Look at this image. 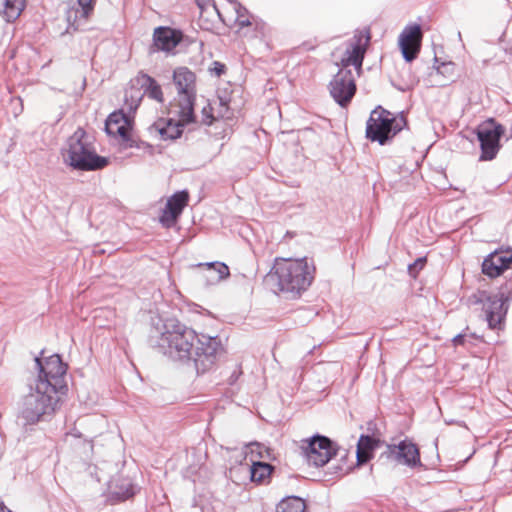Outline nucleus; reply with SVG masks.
Masks as SVG:
<instances>
[{"label": "nucleus", "mask_w": 512, "mask_h": 512, "mask_svg": "<svg viewBox=\"0 0 512 512\" xmlns=\"http://www.w3.org/2000/svg\"><path fill=\"white\" fill-rule=\"evenodd\" d=\"M148 344L173 361L193 363L197 374L210 370L221 349L217 337L199 336L177 319L152 318Z\"/></svg>", "instance_id": "f257e3e1"}, {"label": "nucleus", "mask_w": 512, "mask_h": 512, "mask_svg": "<svg viewBox=\"0 0 512 512\" xmlns=\"http://www.w3.org/2000/svg\"><path fill=\"white\" fill-rule=\"evenodd\" d=\"M313 275L306 259H276L274 266L265 276L267 284L292 298L300 296L311 285Z\"/></svg>", "instance_id": "f03ea898"}, {"label": "nucleus", "mask_w": 512, "mask_h": 512, "mask_svg": "<svg viewBox=\"0 0 512 512\" xmlns=\"http://www.w3.org/2000/svg\"><path fill=\"white\" fill-rule=\"evenodd\" d=\"M64 163L79 171H97L109 164V159L96 152L94 137L78 127L62 149Z\"/></svg>", "instance_id": "7ed1b4c3"}, {"label": "nucleus", "mask_w": 512, "mask_h": 512, "mask_svg": "<svg viewBox=\"0 0 512 512\" xmlns=\"http://www.w3.org/2000/svg\"><path fill=\"white\" fill-rule=\"evenodd\" d=\"M60 392L41 380H34L30 384V392L23 397L20 417L26 425H34L44 421L56 411L60 401Z\"/></svg>", "instance_id": "20e7f679"}, {"label": "nucleus", "mask_w": 512, "mask_h": 512, "mask_svg": "<svg viewBox=\"0 0 512 512\" xmlns=\"http://www.w3.org/2000/svg\"><path fill=\"white\" fill-rule=\"evenodd\" d=\"M407 125L403 113L393 115L390 111L377 106L369 116L366 123V137L372 142L386 145L391 139Z\"/></svg>", "instance_id": "39448f33"}, {"label": "nucleus", "mask_w": 512, "mask_h": 512, "mask_svg": "<svg viewBox=\"0 0 512 512\" xmlns=\"http://www.w3.org/2000/svg\"><path fill=\"white\" fill-rule=\"evenodd\" d=\"M512 300V281L502 285L496 294L478 291L469 298L472 304H482L485 319L490 329H499L506 317Z\"/></svg>", "instance_id": "423d86ee"}, {"label": "nucleus", "mask_w": 512, "mask_h": 512, "mask_svg": "<svg viewBox=\"0 0 512 512\" xmlns=\"http://www.w3.org/2000/svg\"><path fill=\"white\" fill-rule=\"evenodd\" d=\"M173 84L177 90L175 113L184 122H195L196 75L189 68L181 66L173 71Z\"/></svg>", "instance_id": "0eeeda50"}, {"label": "nucleus", "mask_w": 512, "mask_h": 512, "mask_svg": "<svg viewBox=\"0 0 512 512\" xmlns=\"http://www.w3.org/2000/svg\"><path fill=\"white\" fill-rule=\"evenodd\" d=\"M302 455L307 463L314 467L326 465L339 453V447L330 438L324 435L315 434L302 441Z\"/></svg>", "instance_id": "6e6552de"}, {"label": "nucleus", "mask_w": 512, "mask_h": 512, "mask_svg": "<svg viewBox=\"0 0 512 512\" xmlns=\"http://www.w3.org/2000/svg\"><path fill=\"white\" fill-rule=\"evenodd\" d=\"M34 360L38 369V376L35 380H41L43 383H47L49 388H54L61 394H65L67 391L65 383L67 365L63 363L60 355L53 354L44 361L40 357H35Z\"/></svg>", "instance_id": "1a4fd4ad"}, {"label": "nucleus", "mask_w": 512, "mask_h": 512, "mask_svg": "<svg viewBox=\"0 0 512 512\" xmlns=\"http://www.w3.org/2000/svg\"><path fill=\"white\" fill-rule=\"evenodd\" d=\"M504 127L493 118L480 124L476 129L477 139L480 143V161H491L496 158L500 148V140L504 135Z\"/></svg>", "instance_id": "9d476101"}, {"label": "nucleus", "mask_w": 512, "mask_h": 512, "mask_svg": "<svg viewBox=\"0 0 512 512\" xmlns=\"http://www.w3.org/2000/svg\"><path fill=\"white\" fill-rule=\"evenodd\" d=\"M356 90L353 70L339 67L338 72L329 83L331 97L338 105L346 107L352 101Z\"/></svg>", "instance_id": "9b49d317"}, {"label": "nucleus", "mask_w": 512, "mask_h": 512, "mask_svg": "<svg viewBox=\"0 0 512 512\" xmlns=\"http://www.w3.org/2000/svg\"><path fill=\"white\" fill-rule=\"evenodd\" d=\"M422 29L417 23L407 25L399 35V48L404 60L408 63L418 57L422 42Z\"/></svg>", "instance_id": "f8f14e48"}, {"label": "nucleus", "mask_w": 512, "mask_h": 512, "mask_svg": "<svg viewBox=\"0 0 512 512\" xmlns=\"http://www.w3.org/2000/svg\"><path fill=\"white\" fill-rule=\"evenodd\" d=\"M369 42L370 33L368 31L355 35L348 44L345 56L341 59L340 67L351 69L350 66H354L359 75Z\"/></svg>", "instance_id": "ddd939ff"}, {"label": "nucleus", "mask_w": 512, "mask_h": 512, "mask_svg": "<svg viewBox=\"0 0 512 512\" xmlns=\"http://www.w3.org/2000/svg\"><path fill=\"white\" fill-rule=\"evenodd\" d=\"M387 458L402 463L410 468L421 467L420 452L417 445L409 440L400 441L397 445H387Z\"/></svg>", "instance_id": "4468645a"}, {"label": "nucleus", "mask_w": 512, "mask_h": 512, "mask_svg": "<svg viewBox=\"0 0 512 512\" xmlns=\"http://www.w3.org/2000/svg\"><path fill=\"white\" fill-rule=\"evenodd\" d=\"M182 37L183 34L179 30L168 26H159L154 29L153 43L149 48V53L170 52L182 41Z\"/></svg>", "instance_id": "2eb2a0df"}, {"label": "nucleus", "mask_w": 512, "mask_h": 512, "mask_svg": "<svg viewBox=\"0 0 512 512\" xmlns=\"http://www.w3.org/2000/svg\"><path fill=\"white\" fill-rule=\"evenodd\" d=\"M189 200V193L186 190L174 193L167 201L166 206L160 216L161 224L170 228L175 225L183 209Z\"/></svg>", "instance_id": "dca6fc26"}, {"label": "nucleus", "mask_w": 512, "mask_h": 512, "mask_svg": "<svg viewBox=\"0 0 512 512\" xmlns=\"http://www.w3.org/2000/svg\"><path fill=\"white\" fill-rule=\"evenodd\" d=\"M512 263V251L495 250L484 258L482 273L490 278L500 276Z\"/></svg>", "instance_id": "f3484780"}, {"label": "nucleus", "mask_w": 512, "mask_h": 512, "mask_svg": "<svg viewBox=\"0 0 512 512\" xmlns=\"http://www.w3.org/2000/svg\"><path fill=\"white\" fill-rule=\"evenodd\" d=\"M178 117L177 121L173 118H160L152 124L150 129L156 131L162 140H175L182 135L183 127L192 123L184 122L181 116Z\"/></svg>", "instance_id": "a211bd4d"}, {"label": "nucleus", "mask_w": 512, "mask_h": 512, "mask_svg": "<svg viewBox=\"0 0 512 512\" xmlns=\"http://www.w3.org/2000/svg\"><path fill=\"white\" fill-rule=\"evenodd\" d=\"M380 445V440L374 435L362 434L359 437L356 449L357 463L366 464L373 457L374 450Z\"/></svg>", "instance_id": "6ab92c4d"}, {"label": "nucleus", "mask_w": 512, "mask_h": 512, "mask_svg": "<svg viewBox=\"0 0 512 512\" xmlns=\"http://www.w3.org/2000/svg\"><path fill=\"white\" fill-rule=\"evenodd\" d=\"M136 488L128 478H120L112 482L110 486L109 498L115 502L125 501L133 497Z\"/></svg>", "instance_id": "aec40b11"}, {"label": "nucleus", "mask_w": 512, "mask_h": 512, "mask_svg": "<svg viewBox=\"0 0 512 512\" xmlns=\"http://www.w3.org/2000/svg\"><path fill=\"white\" fill-rule=\"evenodd\" d=\"M121 119H124L123 114L111 113L105 122V131L108 135L118 134L124 142L128 140L130 132L126 125L120 124Z\"/></svg>", "instance_id": "412c9836"}, {"label": "nucleus", "mask_w": 512, "mask_h": 512, "mask_svg": "<svg viewBox=\"0 0 512 512\" xmlns=\"http://www.w3.org/2000/svg\"><path fill=\"white\" fill-rule=\"evenodd\" d=\"M199 267H206L208 275L206 276L212 284L219 283L221 280L229 277V267L223 262L199 263Z\"/></svg>", "instance_id": "4be33fe9"}, {"label": "nucleus", "mask_w": 512, "mask_h": 512, "mask_svg": "<svg viewBox=\"0 0 512 512\" xmlns=\"http://www.w3.org/2000/svg\"><path fill=\"white\" fill-rule=\"evenodd\" d=\"M252 464L249 467L250 479L252 482L264 483L270 477L274 467L262 461L251 459Z\"/></svg>", "instance_id": "5701e85b"}, {"label": "nucleus", "mask_w": 512, "mask_h": 512, "mask_svg": "<svg viewBox=\"0 0 512 512\" xmlns=\"http://www.w3.org/2000/svg\"><path fill=\"white\" fill-rule=\"evenodd\" d=\"M141 85L145 88L144 93L151 99L163 102V93L161 86L157 81L147 74L141 75Z\"/></svg>", "instance_id": "b1692460"}, {"label": "nucleus", "mask_w": 512, "mask_h": 512, "mask_svg": "<svg viewBox=\"0 0 512 512\" xmlns=\"http://www.w3.org/2000/svg\"><path fill=\"white\" fill-rule=\"evenodd\" d=\"M306 504L298 496H289L283 498L276 506V512H304Z\"/></svg>", "instance_id": "393cba45"}, {"label": "nucleus", "mask_w": 512, "mask_h": 512, "mask_svg": "<svg viewBox=\"0 0 512 512\" xmlns=\"http://www.w3.org/2000/svg\"><path fill=\"white\" fill-rule=\"evenodd\" d=\"M249 28L247 32H245V36L250 34L252 38L264 39L270 32V27L260 18L252 16L250 21V26H246Z\"/></svg>", "instance_id": "a878e982"}, {"label": "nucleus", "mask_w": 512, "mask_h": 512, "mask_svg": "<svg viewBox=\"0 0 512 512\" xmlns=\"http://www.w3.org/2000/svg\"><path fill=\"white\" fill-rule=\"evenodd\" d=\"M25 8V0H5L4 15L8 22L15 21Z\"/></svg>", "instance_id": "bb28decb"}, {"label": "nucleus", "mask_w": 512, "mask_h": 512, "mask_svg": "<svg viewBox=\"0 0 512 512\" xmlns=\"http://www.w3.org/2000/svg\"><path fill=\"white\" fill-rule=\"evenodd\" d=\"M235 11L237 14L236 22L238 23L240 28L250 26L252 15H249L247 9L243 7L241 4L237 3L235 6Z\"/></svg>", "instance_id": "cd10ccee"}, {"label": "nucleus", "mask_w": 512, "mask_h": 512, "mask_svg": "<svg viewBox=\"0 0 512 512\" xmlns=\"http://www.w3.org/2000/svg\"><path fill=\"white\" fill-rule=\"evenodd\" d=\"M246 448L251 454H256L258 458L265 459L270 457V449L258 442L250 443L246 445Z\"/></svg>", "instance_id": "c85d7f7f"}, {"label": "nucleus", "mask_w": 512, "mask_h": 512, "mask_svg": "<svg viewBox=\"0 0 512 512\" xmlns=\"http://www.w3.org/2000/svg\"><path fill=\"white\" fill-rule=\"evenodd\" d=\"M427 260L426 257H419L413 263L408 265V273L411 277L416 278L418 273L424 268Z\"/></svg>", "instance_id": "c756f323"}, {"label": "nucleus", "mask_w": 512, "mask_h": 512, "mask_svg": "<svg viewBox=\"0 0 512 512\" xmlns=\"http://www.w3.org/2000/svg\"><path fill=\"white\" fill-rule=\"evenodd\" d=\"M470 336L474 339H478L479 336L476 333L469 332V327H466L462 333L457 334L452 342L455 346L463 345L465 343V339Z\"/></svg>", "instance_id": "7c9ffc66"}, {"label": "nucleus", "mask_w": 512, "mask_h": 512, "mask_svg": "<svg viewBox=\"0 0 512 512\" xmlns=\"http://www.w3.org/2000/svg\"><path fill=\"white\" fill-rule=\"evenodd\" d=\"M212 111H213V109L209 103L202 108L201 114H202V123L203 124L209 126L213 123L214 116H213Z\"/></svg>", "instance_id": "2f4dec72"}, {"label": "nucleus", "mask_w": 512, "mask_h": 512, "mask_svg": "<svg viewBox=\"0 0 512 512\" xmlns=\"http://www.w3.org/2000/svg\"><path fill=\"white\" fill-rule=\"evenodd\" d=\"M78 4L82 8L81 15L85 18L88 17L90 12L93 10L92 0H78Z\"/></svg>", "instance_id": "473e14b6"}, {"label": "nucleus", "mask_w": 512, "mask_h": 512, "mask_svg": "<svg viewBox=\"0 0 512 512\" xmlns=\"http://www.w3.org/2000/svg\"><path fill=\"white\" fill-rule=\"evenodd\" d=\"M210 72L215 74L216 76L220 77L222 74L225 73L226 71V66L219 62V61H214L210 67Z\"/></svg>", "instance_id": "72a5a7b5"}, {"label": "nucleus", "mask_w": 512, "mask_h": 512, "mask_svg": "<svg viewBox=\"0 0 512 512\" xmlns=\"http://www.w3.org/2000/svg\"><path fill=\"white\" fill-rule=\"evenodd\" d=\"M125 148H133L137 147L139 148V145L137 144L136 140L131 137V135L128 137V140H125L124 142Z\"/></svg>", "instance_id": "f704fd0d"}, {"label": "nucleus", "mask_w": 512, "mask_h": 512, "mask_svg": "<svg viewBox=\"0 0 512 512\" xmlns=\"http://www.w3.org/2000/svg\"><path fill=\"white\" fill-rule=\"evenodd\" d=\"M141 98L142 96H138L135 100L134 98L132 97V104L130 105V109L131 110H136L137 107L139 106V103L141 101Z\"/></svg>", "instance_id": "c9c22d12"}, {"label": "nucleus", "mask_w": 512, "mask_h": 512, "mask_svg": "<svg viewBox=\"0 0 512 512\" xmlns=\"http://www.w3.org/2000/svg\"><path fill=\"white\" fill-rule=\"evenodd\" d=\"M240 373L241 372L237 373L236 371H234L229 378V384H234L237 381Z\"/></svg>", "instance_id": "e433bc0d"}, {"label": "nucleus", "mask_w": 512, "mask_h": 512, "mask_svg": "<svg viewBox=\"0 0 512 512\" xmlns=\"http://www.w3.org/2000/svg\"><path fill=\"white\" fill-rule=\"evenodd\" d=\"M0 512H12V511L9 510L2 501H0Z\"/></svg>", "instance_id": "4c0bfd02"}, {"label": "nucleus", "mask_w": 512, "mask_h": 512, "mask_svg": "<svg viewBox=\"0 0 512 512\" xmlns=\"http://www.w3.org/2000/svg\"><path fill=\"white\" fill-rule=\"evenodd\" d=\"M210 6H211L212 10H213L215 13H217V15H218V16H220V12H219V10L217 9V6L215 5V3H212Z\"/></svg>", "instance_id": "58836bf2"}, {"label": "nucleus", "mask_w": 512, "mask_h": 512, "mask_svg": "<svg viewBox=\"0 0 512 512\" xmlns=\"http://www.w3.org/2000/svg\"><path fill=\"white\" fill-rule=\"evenodd\" d=\"M197 4L199 6V8L201 9V11L203 12L204 11V5L202 4V2L200 0H197Z\"/></svg>", "instance_id": "ea45409f"}, {"label": "nucleus", "mask_w": 512, "mask_h": 512, "mask_svg": "<svg viewBox=\"0 0 512 512\" xmlns=\"http://www.w3.org/2000/svg\"><path fill=\"white\" fill-rule=\"evenodd\" d=\"M250 453L249 450L246 448L244 458H247V454Z\"/></svg>", "instance_id": "a19ab883"}]
</instances>
